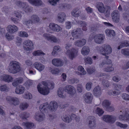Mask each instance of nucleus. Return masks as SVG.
<instances>
[{
    "instance_id": "1",
    "label": "nucleus",
    "mask_w": 129,
    "mask_h": 129,
    "mask_svg": "<svg viewBox=\"0 0 129 129\" xmlns=\"http://www.w3.org/2000/svg\"><path fill=\"white\" fill-rule=\"evenodd\" d=\"M58 107L57 104L54 101L51 102L48 104L47 103H46L41 104L39 107V109L43 113H37L34 117V118L36 121L41 122L43 121L45 117L43 113L47 112L49 111H54Z\"/></svg>"
},
{
    "instance_id": "2",
    "label": "nucleus",
    "mask_w": 129,
    "mask_h": 129,
    "mask_svg": "<svg viewBox=\"0 0 129 129\" xmlns=\"http://www.w3.org/2000/svg\"><path fill=\"white\" fill-rule=\"evenodd\" d=\"M48 86H50L51 89H53L54 87V83L53 82L49 83L43 81L37 85L38 90L41 94L44 95H47L50 92V89Z\"/></svg>"
},
{
    "instance_id": "3",
    "label": "nucleus",
    "mask_w": 129,
    "mask_h": 129,
    "mask_svg": "<svg viewBox=\"0 0 129 129\" xmlns=\"http://www.w3.org/2000/svg\"><path fill=\"white\" fill-rule=\"evenodd\" d=\"M112 63L111 61L108 59V56H106L99 65L100 68L104 72H110L114 70L112 65H110Z\"/></svg>"
},
{
    "instance_id": "4",
    "label": "nucleus",
    "mask_w": 129,
    "mask_h": 129,
    "mask_svg": "<svg viewBox=\"0 0 129 129\" xmlns=\"http://www.w3.org/2000/svg\"><path fill=\"white\" fill-rule=\"evenodd\" d=\"M7 70L10 73L13 74L16 73L20 70V64L16 61H12L9 63Z\"/></svg>"
},
{
    "instance_id": "5",
    "label": "nucleus",
    "mask_w": 129,
    "mask_h": 129,
    "mask_svg": "<svg viewBox=\"0 0 129 129\" xmlns=\"http://www.w3.org/2000/svg\"><path fill=\"white\" fill-rule=\"evenodd\" d=\"M71 46V43H68L66 44L65 48L67 50L66 54L70 59L73 60L77 56L78 51L74 48L70 49Z\"/></svg>"
},
{
    "instance_id": "6",
    "label": "nucleus",
    "mask_w": 129,
    "mask_h": 129,
    "mask_svg": "<svg viewBox=\"0 0 129 129\" xmlns=\"http://www.w3.org/2000/svg\"><path fill=\"white\" fill-rule=\"evenodd\" d=\"M119 113L121 115L118 116V118L120 120H129V109L123 108L120 110Z\"/></svg>"
},
{
    "instance_id": "7",
    "label": "nucleus",
    "mask_w": 129,
    "mask_h": 129,
    "mask_svg": "<svg viewBox=\"0 0 129 129\" xmlns=\"http://www.w3.org/2000/svg\"><path fill=\"white\" fill-rule=\"evenodd\" d=\"M104 36L102 34H98L95 35H90L88 39V41H91L93 39L94 41L96 43L100 44L104 42Z\"/></svg>"
},
{
    "instance_id": "8",
    "label": "nucleus",
    "mask_w": 129,
    "mask_h": 129,
    "mask_svg": "<svg viewBox=\"0 0 129 129\" xmlns=\"http://www.w3.org/2000/svg\"><path fill=\"white\" fill-rule=\"evenodd\" d=\"M112 51V48L108 44H104L101 46L100 53L103 55L106 56L110 54Z\"/></svg>"
},
{
    "instance_id": "9",
    "label": "nucleus",
    "mask_w": 129,
    "mask_h": 129,
    "mask_svg": "<svg viewBox=\"0 0 129 129\" xmlns=\"http://www.w3.org/2000/svg\"><path fill=\"white\" fill-rule=\"evenodd\" d=\"M34 45L33 42L30 40L25 41L23 43L24 49L28 51H32L34 49Z\"/></svg>"
},
{
    "instance_id": "10",
    "label": "nucleus",
    "mask_w": 129,
    "mask_h": 129,
    "mask_svg": "<svg viewBox=\"0 0 129 129\" xmlns=\"http://www.w3.org/2000/svg\"><path fill=\"white\" fill-rule=\"evenodd\" d=\"M102 120L107 123L113 124L115 121L116 118L115 116L112 115H106L103 116Z\"/></svg>"
},
{
    "instance_id": "11",
    "label": "nucleus",
    "mask_w": 129,
    "mask_h": 129,
    "mask_svg": "<svg viewBox=\"0 0 129 129\" xmlns=\"http://www.w3.org/2000/svg\"><path fill=\"white\" fill-rule=\"evenodd\" d=\"M6 100L10 104L14 106L18 105L20 103V101L19 98L15 97L8 96L6 98Z\"/></svg>"
},
{
    "instance_id": "12",
    "label": "nucleus",
    "mask_w": 129,
    "mask_h": 129,
    "mask_svg": "<svg viewBox=\"0 0 129 129\" xmlns=\"http://www.w3.org/2000/svg\"><path fill=\"white\" fill-rule=\"evenodd\" d=\"M33 10V8L29 7V6L27 5L25 7V8L23 10L25 11L21 12L19 11H15L14 14L16 16H22L25 15L26 14V12H31Z\"/></svg>"
},
{
    "instance_id": "13",
    "label": "nucleus",
    "mask_w": 129,
    "mask_h": 129,
    "mask_svg": "<svg viewBox=\"0 0 129 129\" xmlns=\"http://www.w3.org/2000/svg\"><path fill=\"white\" fill-rule=\"evenodd\" d=\"M64 90L72 96L75 94L76 93L75 88L71 85H68L64 87Z\"/></svg>"
},
{
    "instance_id": "14",
    "label": "nucleus",
    "mask_w": 129,
    "mask_h": 129,
    "mask_svg": "<svg viewBox=\"0 0 129 129\" xmlns=\"http://www.w3.org/2000/svg\"><path fill=\"white\" fill-rule=\"evenodd\" d=\"M1 80L6 82L9 83L12 82L13 80V78L12 76L8 74H4L1 77Z\"/></svg>"
},
{
    "instance_id": "15",
    "label": "nucleus",
    "mask_w": 129,
    "mask_h": 129,
    "mask_svg": "<svg viewBox=\"0 0 129 129\" xmlns=\"http://www.w3.org/2000/svg\"><path fill=\"white\" fill-rule=\"evenodd\" d=\"M43 36L47 40L54 43L57 42L59 40L55 36L52 35H50L48 34H44Z\"/></svg>"
},
{
    "instance_id": "16",
    "label": "nucleus",
    "mask_w": 129,
    "mask_h": 129,
    "mask_svg": "<svg viewBox=\"0 0 129 129\" xmlns=\"http://www.w3.org/2000/svg\"><path fill=\"white\" fill-rule=\"evenodd\" d=\"M93 96L92 94L89 92H88L84 94L82 99L86 103H90L92 100Z\"/></svg>"
},
{
    "instance_id": "17",
    "label": "nucleus",
    "mask_w": 129,
    "mask_h": 129,
    "mask_svg": "<svg viewBox=\"0 0 129 129\" xmlns=\"http://www.w3.org/2000/svg\"><path fill=\"white\" fill-rule=\"evenodd\" d=\"M49 28L51 30L55 32H59L62 30V28L58 24L53 23H50L49 25Z\"/></svg>"
},
{
    "instance_id": "18",
    "label": "nucleus",
    "mask_w": 129,
    "mask_h": 129,
    "mask_svg": "<svg viewBox=\"0 0 129 129\" xmlns=\"http://www.w3.org/2000/svg\"><path fill=\"white\" fill-rule=\"evenodd\" d=\"M7 30L10 33L13 34L18 30V28L14 25H10L7 26Z\"/></svg>"
},
{
    "instance_id": "19",
    "label": "nucleus",
    "mask_w": 129,
    "mask_h": 129,
    "mask_svg": "<svg viewBox=\"0 0 129 129\" xmlns=\"http://www.w3.org/2000/svg\"><path fill=\"white\" fill-rule=\"evenodd\" d=\"M31 67L35 68L39 71L41 72L45 68V66L41 63L37 62H35Z\"/></svg>"
},
{
    "instance_id": "20",
    "label": "nucleus",
    "mask_w": 129,
    "mask_h": 129,
    "mask_svg": "<svg viewBox=\"0 0 129 129\" xmlns=\"http://www.w3.org/2000/svg\"><path fill=\"white\" fill-rule=\"evenodd\" d=\"M52 64L56 67H61L63 65V63L61 59L54 58L52 61Z\"/></svg>"
},
{
    "instance_id": "21",
    "label": "nucleus",
    "mask_w": 129,
    "mask_h": 129,
    "mask_svg": "<svg viewBox=\"0 0 129 129\" xmlns=\"http://www.w3.org/2000/svg\"><path fill=\"white\" fill-rule=\"evenodd\" d=\"M25 91V88L24 87L21 85L17 86L15 89V92L18 94H21L24 93Z\"/></svg>"
},
{
    "instance_id": "22",
    "label": "nucleus",
    "mask_w": 129,
    "mask_h": 129,
    "mask_svg": "<svg viewBox=\"0 0 129 129\" xmlns=\"http://www.w3.org/2000/svg\"><path fill=\"white\" fill-rule=\"evenodd\" d=\"M22 125L23 126L26 127L25 129H31V128L34 126V123L28 121L23 122Z\"/></svg>"
},
{
    "instance_id": "23",
    "label": "nucleus",
    "mask_w": 129,
    "mask_h": 129,
    "mask_svg": "<svg viewBox=\"0 0 129 129\" xmlns=\"http://www.w3.org/2000/svg\"><path fill=\"white\" fill-rule=\"evenodd\" d=\"M101 89L99 86H96L94 89L93 93L95 96H99L101 94Z\"/></svg>"
},
{
    "instance_id": "24",
    "label": "nucleus",
    "mask_w": 129,
    "mask_h": 129,
    "mask_svg": "<svg viewBox=\"0 0 129 129\" xmlns=\"http://www.w3.org/2000/svg\"><path fill=\"white\" fill-rule=\"evenodd\" d=\"M23 81V78L21 77L16 78L13 81L12 85L16 87L19 84L22 83Z\"/></svg>"
},
{
    "instance_id": "25",
    "label": "nucleus",
    "mask_w": 129,
    "mask_h": 129,
    "mask_svg": "<svg viewBox=\"0 0 129 129\" xmlns=\"http://www.w3.org/2000/svg\"><path fill=\"white\" fill-rule=\"evenodd\" d=\"M29 3L33 5L39 6L42 5L43 2L41 0H28Z\"/></svg>"
},
{
    "instance_id": "26",
    "label": "nucleus",
    "mask_w": 129,
    "mask_h": 129,
    "mask_svg": "<svg viewBox=\"0 0 129 129\" xmlns=\"http://www.w3.org/2000/svg\"><path fill=\"white\" fill-rule=\"evenodd\" d=\"M86 42V40L84 39H82L76 41L75 42V44L78 47H81L84 45Z\"/></svg>"
},
{
    "instance_id": "27",
    "label": "nucleus",
    "mask_w": 129,
    "mask_h": 129,
    "mask_svg": "<svg viewBox=\"0 0 129 129\" xmlns=\"http://www.w3.org/2000/svg\"><path fill=\"white\" fill-rule=\"evenodd\" d=\"M78 70L80 72L78 71H75V73L79 75H85L86 74V72L84 68L81 66H79L78 67Z\"/></svg>"
},
{
    "instance_id": "28",
    "label": "nucleus",
    "mask_w": 129,
    "mask_h": 129,
    "mask_svg": "<svg viewBox=\"0 0 129 129\" xmlns=\"http://www.w3.org/2000/svg\"><path fill=\"white\" fill-rule=\"evenodd\" d=\"M80 29H76L73 30L71 32V34L73 38H78L80 36Z\"/></svg>"
},
{
    "instance_id": "29",
    "label": "nucleus",
    "mask_w": 129,
    "mask_h": 129,
    "mask_svg": "<svg viewBox=\"0 0 129 129\" xmlns=\"http://www.w3.org/2000/svg\"><path fill=\"white\" fill-rule=\"evenodd\" d=\"M90 51V49L87 46H85L82 48L81 52L83 55H86L89 54Z\"/></svg>"
},
{
    "instance_id": "30",
    "label": "nucleus",
    "mask_w": 129,
    "mask_h": 129,
    "mask_svg": "<svg viewBox=\"0 0 129 129\" xmlns=\"http://www.w3.org/2000/svg\"><path fill=\"white\" fill-rule=\"evenodd\" d=\"M129 45V41H124L120 42L119 44V46L118 49H120L122 47L125 46H127Z\"/></svg>"
},
{
    "instance_id": "31",
    "label": "nucleus",
    "mask_w": 129,
    "mask_h": 129,
    "mask_svg": "<svg viewBox=\"0 0 129 129\" xmlns=\"http://www.w3.org/2000/svg\"><path fill=\"white\" fill-rule=\"evenodd\" d=\"M94 111V113L98 114L99 116L102 115L104 113L103 110L99 107H95Z\"/></svg>"
},
{
    "instance_id": "32",
    "label": "nucleus",
    "mask_w": 129,
    "mask_h": 129,
    "mask_svg": "<svg viewBox=\"0 0 129 129\" xmlns=\"http://www.w3.org/2000/svg\"><path fill=\"white\" fill-rule=\"evenodd\" d=\"M100 103L102 104L103 107L105 109L108 107L110 105L111 103L109 100H104L102 101H101Z\"/></svg>"
},
{
    "instance_id": "33",
    "label": "nucleus",
    "mask_w": 129,
    "mask_h": 129,
    "mask_svg": "<svg viewBox=\"0 0 129 129\" xmlns=\"http://www.w3.org/2000/svg\"><path fill=\"white\" fill-rule=\"evenodd\" d=\"M98 10L102 13H104L105 10V8L104 6V5L101 3H99L96 6Z\"/></svg>"
},
{
    "instance_id": "34",
    "label": "nucleus",
    "mask_w": 129,
    "mask_h": 129,
    "mask_svg": "<svg viewBox=\"0 0 129 129\" xmlns=\"http://www.w3.org/2000/svg\"><path fill=\"white\" fill-rule=\"evenodd\" d=\"M61 50V48L59 46H55L53 48L52 54L53 55H55L57 54V52H59Z\"/></svg>"
},
{
    "instance_id": "35",
    "label": "nucleus",
    "mask_w": 129,
    "mask_h": 129,
    "mask_svg": "<svg viewBox=\"0 0 129 129\" xmlns=\"http://www.w3.org/2000/svg\"><path fill=\"white\" fill-rule=\"evenodd\" d=\"M81 13V12L77 8H75L73 9L71 12L72 16H79Z\"/></svg>"
},
{
    "instance_id": "36",
    "label": "nucleus",
    "mask_w": 129,
    "mask_h": 129,
    "mask_svg": "<svg viewBox=\"0 0 129 129\" xmlns=\"http://www.w3.org/2000/svg\"><path fill=\"white\" fill-rule=\"evenodd\" d=\"M64 90V89L62 88H60L58 89L57 91V93L59 97L62 98H65V96L63 95Z\"/></svg>"
},
{
    "instance_id": "37",
    "label": "nucleus",
    "mask_w": 129,
    "mask_h": 129,
    "mask_svg": "<svg viewBox=\"0 0 129 129\" xmlns=\"http://www.w3.org/2000/svg\"><path fill=\"white\" fill-rule=\"evenodd\" d=\"M34 56H39L41 55H44L45 54L41 50H38L34 51L32 53Z\"/></svg>"
},
{
    "instance_id": "38",
    "label": "nucleus",
    "mask_w": 129,
    "mask_h": 129,
    "mask_svg": "<svg viewBox=\"0 0 129 129\" xmlns=\"http://www.w3.org/2000/svg\"><path fill=\"white\" fill-rule=\"evenodd\" d=\"M105 33L107 36L109 37L114 36L115 35V32L112 30L107 29L105 30Z\"/></svg>"
},
{
    "instance_id": "39",
    "label": "nucleus",
    "mask_w": 129,
    "mask_h": 129,
    "mask_svg": "<svg viewBox=\"0 0 129 129\" xmlns=\"http://www.w3.org/2000/svg\"><path fill=\"white\" fill-rule=\"evenodd\" d=\"M29 106L28 104L26 102H23L21 103L19 105V107L22 110L26 109Z\"/></svg>"
},
{
    "instance_id": "40",
    "label": "nucleus",
    "mask_w": 129,
    "mask_h": 129,
    "mask_svg": "<svg viewBox=\"0 0 129 129\" xmlns=\"http://www.w3.org/2000/svg\"><path fill=\"white\" fill-rule=\"evenodd\" d=\"M9 90L8 86L6 84L2 85L0 86V90L1 91H7Z\"/></svg>"
},
{
    "instance_id": "41",
    "label": "nucleus",
    "mask_w": 129,
    "mask_h": 129,
    "mask_svg": "<svg viewBox=\"0 0 129 129\" xmlns=\"http://www.w3.org/2000/svg\"><path fill=\"white\" fill-rule=\"evenodd\" d=\"M96 124V120L94 119H92L89 121L88 125L91 128H92V127L95 126Z\"/></svg>"
},
{
    "instance_id": "42",
    "label": "nucleus",
    "mask_w": 129,
    "mask_h": 129,
    "mask_svg": "<svg viewBox=\"0 0 129 129\" xmlns=\"http://www.w3.org/2000/svg\"><path fill=\"white\" fill-rule=\"evenodd\" d=\"M84 60L86 64H91L93 63L92 59L90 57H85L84 58Z\"/></svg>"
},
{
    "instance_id": "43",
    "label": "nucleus",
    "mask_w": 129,
    "mask_h": 129,
    "mask_svg": "<svg viewBox=\"0 0 129 129\" xmlns=\"http://www.w3.org/2000/svg\"><path fill=\"white\" fill-rule=\"evenodd\" d=\"M30 115L29 113L27 112H24L20 114V116L23 119H26L29 117Z\"/></svg>"
},
{
    "instance_id": "44",
    "label": "nucleus",
    "mask_w": 129,
    "mask_h": 129,
    "mask_svg": "<svg viewBox=\"0 0 129 129\" xmlns=\"http://www.w3.org/2000/svg\"><path fill=\"white\" fill-rule=\"evenodd\" d=\"M62 119L64 121L68 123L71 120L70 116L67 115H65L62 117Z\"/></svg>"
},
{
    "instance_id": "45",
    "label": "nucleus",
    "mask_w": 129,
    "mask_h": 129,
    "mask_svg": "<svg viewBox=\"0 0 129 129\" xmlns=\"http://www.w3.org/2000/svg\"><path fill=\"white\" fill-rule=\"evenodd\" d=\"M51 72L53 74L58 75L60 71L59 69L56 68H52L51 70Z\"/></svg>"
},
{
    "instance_id": "46",
    "label": "nucleus",
    "mask_w": 129,
    "mask_h": 129,
    "mask_svg": "<svg viewBox=\"0 0 129 129\" xmlns=\"http://www.w3.org/2000/svg\"><path fill=\"white\" fill-rule=\"evenodd\" d=\"M115 90L120 91L122 88V86L116 84H113Z\"/></svg>"
},
{
    "instance_id": "47",
    "label": "nucleus",
    "mask_w": 129,
    "mask_h": 129,
    "mask_svg": "<svg viewBox=\"0 0 129 129\" xmlns=\"http://www.w3.org/2000/svg\"><path fill=\"white\" fill-rule=\"evenodd\" d=\"M23 97L26 99H30L32 98V96L31 93L28 92H26L23 95Z\"/></svg>"
},
{
    "instance_id": "48",
    "label": "nucleus",
    "mask_w": 129,
    "mask_h": 129,
    "mask_svg": "<svg viewBox=\"0 0 129 129\" xmlns=\"http://www.w3.org/2000/svg\"><path fill=\"white\" fill-rule=\"evenodd\" d=\"M116 124L117 126L123 128H126L128 126L127 124H123L119 122H116Z\"/></svg>"
},
{
    "instance_id": "49",
    "label": "nucleus",
    "mask_w": 129,
    "mask_h": 129,
    "mask_svg": "<svg viewBox=\"0 0 129 129\" xmlns=\"http://www.w3.org/2000/svg\"><path fill=\"white\" fill-rule=\"evenodd\" d=\"M19 36L22 37H27L28 36V35L27 33L25 31H20L19 34Z\"/></svg>"
},
{
    "instance_id": "50",
    "label": "nucleus",
    "mask_w": 129,
    "mask_h": 129,
    "mask_svg": "<svg viewBox=\"0 0 129 129\" xmlns=\"http://www.w3.org/2000/svg\"><path fill=\"white\" fill-rule=\"evenodd\" d=\"M5 37L7 40L9 41L12 40L14 38L13 36L11 35L8 33H7L6 34Z\"/></svg>"
},
{
    "instance_id": "51",
    "label": "nucleus",
    "mask_w": 129,
    "mask_h": 129,
    "mask_svg": "<svg viewBox=\"0 0 129 129\" xmlns=\"http://www.w3.org/2000/svg\"><path fill=\"white\" fill-rule=\"evenodd\" d=\"M121 53L123 55L129 56V49H124L121 51Z\"/></svg>"
},
{
    "instance_id": "52",
    "label": "nucleus",
    "mask_w": 129,
    "mask_h": 129,
    "mask_svg": "<svg viewBox=\"0 0 129 129\" xmlns=\"http://www.w3.org/2000/svg\"><path fill=\"white\" fill-rule=\"evenodd\" d=\"M33 84V82L31 80H28L24 84V85L27 88L29 87Z\"/></svg>"
},
{
    "instance_id": "53",
    "label": "nucleus",
    "mask_w": 129,
    "mask_h": 129,
    "mask_svg": "<svg viewBox=\"0 0 129 129\" xmlns=\"http://www.w3.org/2000/svg\"><path fill=\"white\" fill-rule=\"evenodd\" d=\"M80 23L81 25V26H82V29L84 31L87 30V28L86 27V26L87 25L86 22H82V21H81L80 22Z\"/></svg>"
},
{
    "instance_id": "54",
    "label": "nucleus",
    "mask_w": 129,
    "mask_h": 129,
    "mask_svg": "<svg viewBox=\"0 0 129 129\" xmlns=\"http://www.w3.org/2000/svg\"><path fill=\"white\" fill-rule=\"evenodd\" d=\"M32 21L31 20H28L25 22L24 24L25 25H26L28 27H29L30 26H31L33 23Z\"/></svg>"
},
{
    "instance_id": "55",
    "label": "nucleus",
    "mask_w": 129,
    "mask_h": 129,
    "mask_svg": "<svg viewBox=\"0 0 129 129\" xmlns=\"http://www.w3.org/2000/svg\"><path fill=\"white\" fill-rule=\"evenodd\" d=\"M40 19L38 17H34L32 19L33 23H36L40 21Z\"/></svg>"
},
{
    "instance_id": "56",
    "label": "nucleus",
    "mask_w": 129,
    "mask_h": 129,
    "mask_svg": "<svg viewBox=\"0 0 129 129\" xmlns=\"http://www.w3.org/2000/svg\"><path fill=\"white\" fill-rule=\"evenodd\" d=\"M11 20L15 23H17L20 20L19 17H12L11 18Z\"/></svg>"
},
{
    "instance_id": "57",
    "label": "nucleus",
    "mask_w": 129,
    "mask_h": 129,
    "mask_svg": "<svg viewBox=\"0 0 129 129\" xmlns=\"http://www.w3.org/2000/svg\"><path fill=\"white\" fill-rule=\"evenodd\" d=\"M92 83L90 82L87 83L86 85V88L87 90H89L91 88Z\"/></svg>"
},
{
    "instance_id": "58",
    "label": "nucleus",
    "mask_w": 129,
    "mask_h": 129,
    "mask_svg": "<svg viewBox=\"0 0 129 129\" xmlns=\"http://www.w3.org/2000/svg\"><path fill=\"white\" fill-rule=\"evenodd\" d=\"M122 98L126 100H129V95L126 93H123L122 95Z\"/></svg>"
},
{
    "instance_id": "59",
    "label": "nucleus",
    "mask_w": 129,
    "mask_h": 129,
    "mask_svg": "<svg viewBox=\"0 0 129 129\" xmlns=\"http://www.w3.org/2000/svg\"><path fill=\"white\" fill-rule=\"evenodd\" d=\"M102 84L105 87H109L110 85V83L108 81H104L102 82Z\"/></svg>"
},
{
    "instance_id": "60",
    "label": "nucleus",
    "mask_w": 129,
    "mask_h": 129,
    "mask_svg": "<svg viewBox=\"0 0 129 129\" xmlns=\"http://www.w3.org/2000/svg\"><path fill=\"white\" fill-rule=\"evenodd\" d=\"M105 110L107 111L110 112H112L115 109L113 106L110 105L106 108Z\"/></svg>"
},
{
    "instance_id": "61",
    "label": "nucleus",
    "mask_w": 129,
    "mask_h": 129,
    "mask_svg": "<svg viewBox=\"0 0 129 129\" xmlns=\"http://www.w3.org/2000/svg\"><path fill=\"white\" fill-rule=\"evenodd\" d=\"M111 16H119V12L118 10L114 11L112 13Z\"/></svg>"
},
{
    "instance_id": "62",
    "label": "nucleus",
    "mask_w": 129,
    "mask_h": 129,
    "mask_svg": "<svg viewBox=\"0 0 129 129\" xmlns=\"http://www.w3.org/2000/svg\"><path fill=\"white\" fill-rule=\"evenodd\" d=\"M87 71L89 74H91L95 71V69L94 68H88L87 69Z\"/></svg>"
},
{
    "instance_id": "63",
    "label": "nucleus",
    "mask_w": 129,
    "mask_h": 129,
    "mask_svg": "<svg viewBox=\"0 0 129 129\" xmlns=\"http://www.w3.org/2000/svg\"><path fill=\"white\" fill-rule=\"evenodd\" d=\"M61 81L63 82L65 81L67 78L66 74L65 73H62L61 76Z\"/></svg>"
},
{
    "instance_id": "64",
    "label": "nucleus",
    "mask_w": 129,
    "mask_h": 129,
    "mask_svg": "<svg viewBox=\"0 0 129 129\" xmlns=\"http://www.w3.org/2000/svg\"><path fill=\"white\" fill-rule=\"evenodd\" d=\"M121 79L120 77L117 76H113L112 78V80L116 82H119Z\"/></svg>"
}]
</instances>
